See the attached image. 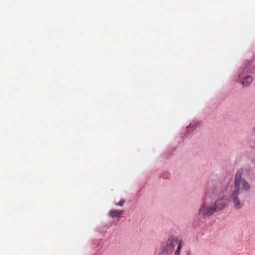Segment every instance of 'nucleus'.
Instances as JSON below:
<instances>
[{
    "instance_id": "obj_4",
    "label": "nucleus",
    "mask_w": 255,
    "mask_h": 255,
    "mask_svg": "<svg viewBox=\"0 0 255 255\" xmlns=\"http://www.w3.org/2000/svg\"><path fill=\"white\" fill-rule=\"evenodd\" d=\"M249 70V68L246 67L244 70L243 72L241 74H240L239 75L240 77L245 76L242 80V84L244 86H248L253 80V78L251 76H245V74L248 72Z\"/></svg>"
},
{
    "instance_id": "obj_8",
    "label": "nucleus",
    "mask_w": 255,
    "mask_h": 255,
    "mask_svg": "<svg viewBox=\"0 0 255 255\" xmlns=\"http://www.w3.org/2000/svg\"><path fill=\"white\" fill-rule=\"evenodd\" d=\"M124 202H125V200H122L119 203H116V205H118V206H123V205L124 203Z\"/></svg>"
},
{
    "instance_id": "obj_7",
    "label": "nucleus",
    "mask_w": 255,
    "mask_h": 255,
    "mask_svg": "<svg viewBox=\"0 0 255 255\" xmlns=\"http://www.w3.org/2000/svg\"><path fill=\"white\" fill-rule=\"evenodd\" d=\"M181 248V241H180L179 244L177 245L176 251L175 252L174 255H180V251Z\"/></svg>"
},
{
    "instance_id": "obj_9",
    "label": "nucleus",
    "mask_w": 255,
    "mask_h": 255,
    "mask_svg": "<svg viewBox=\"0 0 255 255\" xmlns=\"http://www.w3.org/2000/svg\"><path fill=\"white\" fill-rule=\"evenodd\" d=\"M186 255H191V254L189 252H187Z\"/></svg>"
},
{
    "instance_id": "obj_1",
    "label": "nucleus",
    "mask_w": 255,
    "mask_h": 255,
    "mask_svg": "<svg viewBox=\"0 0 255 255\" xmlns=\"http://www.w3.org/2000/svg\"><path fill=\"white\" fill-rule=\"evenodd\" d=\"M243 172V169L237 171L235 175L234 188L231 194V198L236 209H241L244 205L238 197L239 194L241 193L242 191H247L250 188L249 183L244 179L242 178Z\"/></svg>"
},
{
    "instance_id": "obj_2",
    "label": "nucleus",
    "mask_w": 255,
    "mask_h": 255,
    "mask_svg": "<svg viewBox=\"0 0 255 255\" xmlns=\"http://www.w3.org/2000/svg\"><path fill=\"white\" fill-rule=\"evenodd\" d=\"M179 241L177 238L170 237L163 246V253L165 255L171 254L174 250L175 246L179 244Z\"/></svg>"
},
{
    "instance_id": "obj_6",
    "label": "nucleus",
    "mask_w": 255,
    "mask_h": 255,
    "mask_svg": "<svg viewBox=\"0 0 255 255\" xmlns=\"http://www.w3.org/2000/svg\"><path fill=\"white\" fill-rule=\"evenodd\" d=\"M124 213L123 210H112L109 212V215L112 217L119 218Z\"/></svg>"
},
{
    "instance_id": "obj_3",
    "label": "nucleus",
    "mask_w": 255,
    "mask_h": 255,
    "mask_svg": "<svg viewBox=\"0 0 255 255\" xmlns=\"http://www.w3.org/2000/svg\"><path fill=\"white\" fill-rule=\"evenodd\" d=\"M214 212H215V210L213 206L206 203L203 204L199 209V215L204 217L210 216L214 213Z\"/></svg>"
},
{
    "instance_id": "obj_5",
    "label": "nucleus",
    "mask_w": 255,
    "mask_h": 255,
    "mask_svg": "<svg viewBox=\"0 0 255 255\" xmlns=\"http://www.w3.org/2000/svg\"><path fill=\"white\" fill-rule=\"evenodd\" d=\"M227 204L226 200L225 198H222L217 200L213 206L215 212L219 211L225 207Z\"/></svg>"
}]
</instances>
